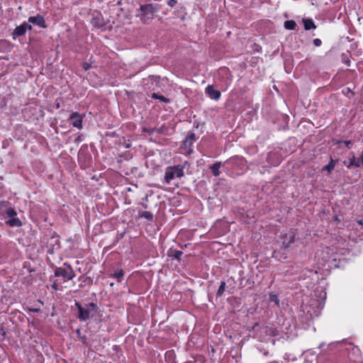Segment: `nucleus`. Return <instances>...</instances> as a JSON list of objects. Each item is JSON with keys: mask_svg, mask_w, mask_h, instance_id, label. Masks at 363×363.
Returning a JSON list of instances; mask_svg holds the SVG:
<instances>
[{"mask_svg": "<svg viewBox=\"0 0 363 363\" xmlns=\"http://www.w3.org/2000/svg\"><path fill=\"white\" fill-rule=\"evenodd\" d=\"M221 167V162H216L215 164H213L212 166H211V170H212V172H213V174L215 176V177H218L219 176L220 174V171H219V169L220 167Z\"/></svg>", "mask_w": 363, "mask_h": 363, "instance_id": "14", "label": "nucleus"}, {"mask_svg": "<svg viewBox=\"0 0 363 363\" xmlns=\"http://www.w3.org/2000/svg\"><path fill=\"white\" fill-rule=\"evenodd\" d=\"M195 140V135L194 133L189 134L184 140V144L186 145H191L192 143Z\"/></svg>", "mask_w": 363, "mask_h": 363, "instance_id": "18", "label": "nucleus"}, {"mask_svg": "<svg viewBox=\"0 0 363 363\" xmlns=\"http://www.w3.org/2000/svg\"><path fill=\"white\" fill-rule=\"evenodd\" d=\"M344 143L345 144V145L348 147H350V145L351 144V142L350 141H345Z\"/></svg>", "mask_w": 363, "mask_h": 363, "instance_id": "32", "label": "nucleus"}, {"mask_svg": "<svg viewBox=\"0 0 363 363\" xmlns=\"http://www.w3.org/2000/svg\"><path fill=\"white\" fill-rule=\"evenodd\" d=\"M90 67H91V65L89 63L84 62L83 64V68L84 69V70H88Z\"/></svg>", "mask_w": 363, "mask_h": 363, "instance_id": "30", "label": "nucleus"}, {"mask_svg": "<svg viewBox=\"0 0 363 363\" xmlns=\"http://www.w3.org/2000/svg\"><path fill=\"white\" fill-rule=\"evenodd\" d=\"M32 26L27 22L23 23L17 26L12 33L13 39H16L19 36L24 35L27 30H31Z\"/></svg>", "mask_w": 363, "mask_h": 363, "instance_id": "7", "label": "nucleus"}, {"mask_svg": "<svg viewBox=\"0 0 363 363\" xmlns=\"http://www.w3.org/2000/svg\"><path fill=\"white\" fill-rule=\"evenodd\" d=\"M303 23L304 28L306 30L316 28V26H315L314 22L311 18H303Z\"/></svg>", "mask_w": 363, "mask_h": 363, "instance_id": "12", "label": "nucleus"}, {"mask_svg": "<svg viewBox=\"0 0 363 363\" xmlns=\"http://www.w3.org/2000/svg\"><path fill=\"white\" fill-rule=\"evenodd\" d=\"M335 167V164L333 160H330V163L323 167V169L327 170L329 173Z\"/></svg>", "mask_w": 363, "mask_h": 363, "instance_id": "25", "label": "nucleus"}, {"mask_svg": "<svg viewBox=\"0 0 363 363\" xmlns=\"http://www.w3.org/2000/svg\"><path fill=\"white\" fill-rule=\"evenodd\" d=\"M363 164L362 160H360L359 158L356 160L355 159V166L356 167H360Z\"/></svg>", "mask_w": 363, "mask_h": 363, "instance_id": "28", "label": "nucleus"}, {"mask_svg": "<svg viewBox=\"0 0 363 363\" xmlns=\"http://www.w3.org/2000/svg\"><path fill=\"white\" fill-rule=\"evenodd\" d=\"M226 162H232V163H236L238 164L242 165L243 167L245 166V163L246 162L245 160L242 157H235L230 160L227 161Z\"/></svg>", "mask_w": 363, "mask_h": 363, "instance_id": "15", "label": "nucleus"}, {"mask_svg": "<svg viewBox=\"0 0 363 363\" xmlns=\"http://www.w3.org/2000/svg\"><path fill=\"white\" fill-rule=\"evenodd\" d=\"M28 23L37 25L40 28H46L47 26L45 22V19L42 16L37 15L35 16H30L28 18Z\"/></svg>", "mask_w": 363, "mask_h": 363, "instance_id": "10", "label": "nucleus"}, {"mask_svg": "<svg viewBox=\"0 0 363 363\" xmlns=\"http://www.w3.org/2000/svg\"><path fill=\"white\" fill-rule=\"evenodd\" d=\"M49 253H53L54 252V249L52 250H48V251Z\"/></svg>", "mask_w": 363, "mask_h": 363, "instance_id": "33", "label": "nucleus"}, {"mask_svg": "<svg viewBox=\"0 0 363 363\" xmlns=\"http://www.w3.org/2000/svg\"><path fill=\"white\" fill-rule=\"evenodd\" d=\"M206 94L211 99L218 101L220 98V92L213 88L212 85H208L205 89Z\"/></svg>", "mask_w": 363, "mask_h": 363, "instance_id": "11", "label": "nucleus"}, {"mask_svg": "<svg viewBox=\"0 0 363 363\" xmlns=\"http://www.w3.org/2000/svg\"><path fill=\"white\" fill-rule=\"evenodd\" d=\"M155 11L151 4L143 5L140 7V10L137 16L140 18V20L147 23L154 18Z\"/></svg>", "mask_w": 363, "mask_h": 363, "instance_id": "5", "label": "nucleus"}, {"mask_svg": "<svg viewBox=\"0 0 363 363\" xmlns=\"http://www.w3.org/2000/svg\"><path fill=\"white\" fill-rule=\"evenodd\" d=\"M55 276L62 277L67 280L72 279L74 277V274L72 269L69 267L67 268H57L55 270Z\"/></svg>", "mask_w": 363, "mask_h": 363, "instance_id": "8", "label": "nucleus"}, {"mask_svg": "<svg viewBox=\"0 0 363 363\" xmlns=\"http://www.w3.org/2000/svg\"><path fill=\"white\" fill-rule=\"evenodd\" d=\"M344 164L347 166V167H351L352 166H355V157L353 155L352 157L349 158L348 163L346 161L344 162Z\"/></svg>", "mask_w": 363, "mask_h": 363, "instance_id": "23", "label": "nucleus"}, {"mask_svg": "<svg viewBox=\"0 0 363 363\" xmlns=\"http://www.w3.org/2000/svg\"><path fill=\"white\" fill-rule=\"evenodd\" d=\"M315 357L311 356L310 359H307L306 355L301 358L299 363H314Z\"/></svg>", "mask_w": 363, "mask_h": 363, "instance_id": "22", "label": "nucleus"}, {"mask_svg": "<svg viewBox=\"0 0 363 363\" xmlns=\"http://www.w3.org/2000/svg\"><path fill=\"white\" fill-rule=\"evenodd\" d=\"M142 217L151 220L152 219V214L149 211H144L142 214Z\"/></svg>", "mask_w": 363, "mask_h": 363, "instance_id": "27", "label": "nucleus"}, {"mask_svg": "<svg viewBox=\"0 0 363 363\" xmlns=\"http://www.w3.org/2000/svg\"><path fill=\"white\" fill-rule=\"evenodd\" d=\"M6 213L9 217L13 218L16 216V212L14 209L9 208L6 211Z\"/></svg>", "mask_w": 363, "mask_h": 363, "instance_id": "26", "label": "nucleus"}, {"mask_svg": "<svg viewBox=\"0 0 363 363\" xmlns=\"http://www.w3.org/2000/svg\"><path fill=\"white\" fill-rule=\"evenodd\" d=\"M75 306L79 311L78 318L82 321H86L90 318L94 317L96 314V306L94 303H90L83 307L80 303L76 302Z\"/></svg>", "mask_w": 363, "mask_h": 363, "instance_id": "4", "label": "nucleus"}, {"mask_svg": "<svg viewBox=\"0 0 363 363\" xmlns=\"http://www.w3.org/2000/svg\"><path fill=\"white\" fill-rule=\"evenodd\" d=\"M7 223L12 227H19L22 225L21 221L18 218L15 217H13L11 219H9Z\"/></svg>", "mask_w": 363, "mask_h": 363, "instance_id": "16", "label": "nucleus"}, {"mask_svg": "<svg viewBox=\"0 0 363 363\" xmlns=\"http://www.w3.org/2000/svg\"><path fill=\"white\" fill-rule=\"evenodd\" d=\"M359 159L362 160V162H363V151H362V156H361V157Z\"/></svg>", "mask_w": 363, "mask_h": 363, "instance_id": "35", "label": "nucleus"}, {"mask_svg": "<svg viewBox=\"0 0 363 363\" xmlns=\"http://www.w3.org/2000/svg\"><path fill=\"white\" fill-rule=\"evenodd\" d=\"M186 165H189V164L185 162L183 164L167 167L164 173V182L169 184L174 179L184 177V169Z\"/></svg>", "mask_w": 363, "mask_h": 363, "instance_id": "3", "label": "nucleus"}, {"mask_svg": "<svg viewBox=\"0 0 363 363\" xmlns=\"http://www.w3.org/2000/svg\"><path fill=\"white\" fill-rule=\"evenodd\" d=\"M279 334V328L272 324L257 326L256 329V337L261 342L267 341L272 336Z\"/></svg>", "mask_w": 363, "mask_h": 363, "instance_id": "2", "label": "nucleus"}, {"mask_svg": "<svg viewBox=\"0 0 363 363\" xmlns=\"http://www.w3.org/2000/svg\"><path fill=\"white\" fill-rule=\"evenodd\" d=\"M176 0H169V1L168 2V5L171 7H173L176 4Z\"/></svg>", "mask_w": 363, "mask_h": 363, "instance_id": "31", "label": "nucleus"}, {"mask_svg": "<svg viewBox=\"0 0 363 363\" xmlns=\"http://www.w3.org/2000/svg\"><path fill=\"white\" fill-rule=\"evenodd\" d=\"M182 254L183 252L182 251L177 250L170 249L169 251L168 252L169 256L172 257L177 259H179Z\"/></svg>", "mask_w": 363, "mask_h": 363, "instance_id": "13", "label": "nucleus"}, {"mask_svg": "<svg viewBox=\"0 0 363 363\" xmlns=\"http://www.w3.org/2000/svg\"><path fill=\"white\" fill-rule=\"evenodd\" d=\"M269 300L271 302H274L277 306H279V300L276 294H271L269 295Z\"/></svg>", "mask_w": 363, "mask_h": 363, "instance_id": "20", "label": "nucleus"}, {"mask_svg": "<svg viewBox=\"0 0 363 363\" xmlns=\"http://www.w3.org/2000/svg\"><path fill=\"white\" fill-rule=\"evenodd\" d=\"M281 329L282 332H284V333H288V332H287V331H285V330H284L283 327H281Z\"/></svg>", "mask_w": 363, "mask_h": 363, "instance_id": "34", "label": "nucleus"}, {"mask_svg": "<svg viewBox=\"0 0 363 363\" xmlns=\"http://www.w3.org/2000/svg\"><path fill=\"white\" fill-rule=\"evenodd\" d=\"M225 289V282L221 281L217 294L221 296Z\"/></svg>", "mask_w": 363, "mask_h": 363, "instance_id": "24", "label": "nucleus"}, {"mask_svg": "<svg viewBox=\"0 0 363 363\" xmlns=\"http://www.w3.org/2000/svg\"><path fill=\"white\" fill-rule=\"evenodd\" d=\"M152 98L157 99L164 103H168L169 100L167 98H165L164 96L158 95L157 94L153 93L152 95Z\"/></svg>", "mask_w": 363, "mask_h": 363, "instance_id": "19", "label": "nucleus"}, {"mask_svg": "<svg viewBox=\"0 0 363 363\" xmlns=\"http://www.w3.org/2000/svg\"><path fill=\"white\" fill-rule=\"evenodd\" d=\"M69 120L72 121V125L74 127L77 128L79 129H81L82 128V117L79 113L74 112L72 113L69 118Z\"/></svg>", "mask_w": 363, "mask_h": 363, "instance_id": "9", "label": "nucleus"}, {"mask_svg": "<svg viewBox=\"0 0 363 363\" xmlns=\"http://www.w3.org/2000/svg\"><path fill=\"white\" fill-rule=\"evenodd\" d=\"M296 26V22L293 20L286 21L284 22V28L287 30H294L295 29Z\"/></svg>", "mask_w": 363, "mask_h": 363, "instance_id": "17", "label": "nucleus"}, {"mask_svg": "<svg viewBox=\"0 0 363 363\" xmlns=\"http://www.w3.org/2000/svg\"><path fill=\"white\" fill-rule=\"evenodd\" d=\"M313 44L316 47H319L321 45V40L318 38H315L313 40Z\"/></svg>", "mask_w": 363, "mask_h": 363, "instance_id": "29", "label": "nucleus"}, {"mask_svg": "<svg viewBox=\"0 0 363 363\" xmlns=\"http://www.w3.org/2000/svg\"><path fill=\"white\" fill-rule=\"evenodd\" d=\"M123 275H124V273H123V270H120V271L115 272L111 276L113 277L116 278L118 280V281H120L121 279H122V277H123Z\"/></svg>", "mask_w": 363, "mask_h": 363, "instance_id": "21", "label": "nucleus"}, {"mask_svg": "<svg viewBox=\"0 0 363 363\" xmlns=\"http://www.w3.org/2000/svg\"><path fill=\"white\" fill-rule=\"evenodd\" d=\"M326 293L322 291L318 299L312 300L308 306L305 305L303 306V311H306L307 313H308L311 317L318 316L323 308Z\"/></svg>", "mask_w": 363, "mask_h": 363, "instance_id": "1", "label": "nucleus"}, {"mask_svg": "<svg viewBox=\"0 0 363 363\" xmlns=\"http://www.w3.org/2000/svg\"><path fill=\"white\" fill-rule=\"evenodd\" d=\"M295 232L291 230L284 234H281V247L284 249L290 247L291 245L295 241Z\"/></svg>", "mask_w": 363, "mask_h": 363, "instance_id": "6", "label": "nucleus"}]
</instances>
